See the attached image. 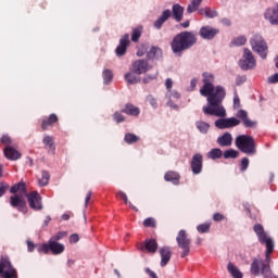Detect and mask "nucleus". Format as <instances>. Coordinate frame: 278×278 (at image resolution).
<instances>
[{"label":"nucleus","mask_w":278,"mask_h":278,"mask_svg":"<svg viewBox=\"0 0 278 278\" xmlns=\"http://www.w3.org/2000/svg\"><path fill=\"white\" fill-rule=\"evenodd\" d=\"M240 108H241L240 97H238V94H235V97H233V109L238 110Z\"/></svg>","instance_id":"obj_51"},{"label":"nucleus","mask_w":278,"mask_h":278,"mask_svg":"<svg viewBox=\"0 0 278 278\" xmlns=\"http://www.w3.org/2000/svg\"><path fill=\"white\" fill-rule=\"evenodd\" d=\"M250 45L252 51L254 53H257V55H260L262 60H266V58H268V43L266 42V40H264V37H262V35H253L250 38Z\"/></svg>","instance_id":"obj_5"},{"label":"nucleus","mask_w":278,"mask_h":278,"mask_svg":"<svg viewBox=\"0 0 278 278\" xmlns=\"http://www.w3.org/2000/svg\"><path fill=\"white\" fill-rule=\"evenodd\" d=\"M10 205L12 207H16L18 212H26L27 210V202L25 201V198L15 194L10 197Z\"/></svg>","instance_id":"obj_14"},{"label":"nucleus","mask_w":278,"mask_h":278,"mask_svg":"<svg viewBox=\"0 0 278 278\" xmlns=\"http://www.w3.org/2000/svg\"><path fill=\"white\" fill-rule=\"evenodd\" d=\"M49 179H51V175L47 170L41 172V178H39V186H48Z\"/></svg>","instance_id":"obj_39"},{"label":"nucleus","mask_w":278,"mask_h":278,"mask_svg":"<svg viewBox=\"0 0 278 278\" xmlns=\"http://www.w3.org/2000/svg\"><path fill=\"white\" fill-rule=\"evenodd\" d=\"M244 81H247V76H237V78H236L237 86H242V84H244Z\"/></svg>","instance_id":"obj_54"},{"label":"nucleus","mask_w":278,"mask_h":278,"mask_svg":"<svg viewBox=\"0 0 278 278\" xmlns=\"http://www.w3.org/2000/svg\"><path fill=\"white\" fill-rule=\"evenodd\" d=\"M70 242L72 244H76V242H79V235L74 233V235L70 236Z\"/></svg>","instance_id":"obj_56"},{"label":"nucleus","mask_w":278,"mask_h":278,"mask_svg":"<svg viewBox=\"0 0 278 278\" xmlns=\"http://www.w3.org/2000/svg\"><path fill=\"white\" fill-rule=\"evenodd\" d=\"M233 142V137H231V134L225 132L223 136L217 138V144L219 147H231Z\"/></svg>","instance_id":"obj_26"},{"label":"nucleus","mask_w":278,"mask_h":278,"mask_svg":"<svg viewBox=\"0 0 278 278\" xmlns=\"http://www.w3.org/2000/svg\"><path fill=\"white\" fill-rule=\"evenodd\" d=\"M43 144L46 147H49L51 151H55V146H54V142H53V137L51 136H46L42 140Z\"/></svg>","instance_id":"obj_41"},{"label":"nucleus","mask_w":278,"mask_h":278,"mask_svg":"<svg viewBox=\"0 0 278 278\" xmlns=\"http://www.w3.org/2000/svg\"><path fill=\"white\" fill-rule=\"evenodd\" d=\"M143 226L151 227L152 229H155V227H157V223L155 222V218L148 217L143 220Z\"/></svg>","instance_id":"obj_43"},{"label":"nucleus","mask_w":278,"mask_h":278,"mask_svg":"<svg viewBox=\"0 0 278 278\" xmlns=\"http://www.w3.org/2000/svg\"><path fill=\"white\" fill-rule=\"evenodd\" d=\"M9 188H10V186H8V185H3V184L0 185V198L3 197V194H5V192H8Z\"/></svg>","instance_id":"obj_55"},{"label":"nucleus","mask_w":278,"mask_h":278,"mask_svg":"<svg viewBox=\"0 0 278 278\" xmlns=\"http://www.w3.org/2000/svg\"><path fill=\"white\" fill-rule=\"evenodd\" d=\"M195 127L201 134H207L210 131V125L202 121L197 122Z\"/></svg>","instance_id":"obj_38"},{"label":"nucleus","mask_w":278,"mask_h":278,"mask_svg":"<svg viewBox=\"0 0 278 278\" xmlns=\"http://www.w3.org/2000/svg\"><path fill=\"white\" fill-rule=\"evenodd\" d=\"M169 99L173 100V99H181V94L177 91H174L170 93L169 96Z\"/></svg>","instance_id":"obj_61"},{"label":"nucleus","mask_w":278,"mask_h":278,"mask_svg":"<svg viewBox=\"0 0 278 278\" xmlns=\"http://www.w3.org/2000/svg\"><path fill=\"white\" fill-rule=\"evenodd\" d=\"M37 251L46 255H49V253H52V255H62L66 251V247L63 243L50 239L48 243L41 244Z\"/></svg>","instance_id":"obj_6"},{"label":"nucleus","mask_w":278,"mask_h":278,"mask_svg":"<svg viewBox=\"0 0 278 278\" xmlns=\"http://www.w3.org/2000/svg\"><path fill=\"white\" fill-rule=\"evenodd\" d=\"M239 66L241 71H253L255 66H257V61L253 55V52L249 50V48L243 49L242 59L239 61Z\"/></svg>","instance_id":"obj_9"},{"label":"nucleus","mask_w":278,"mask_h":278,"mask_svg":"<svg viewBox=\"0 0 278 278\" xmlns=\"http://www.w3.org/2000/svg\"><path fill=\"white\" fill-rule=\"evenodd\" d=\"M235 144L241 153H245V155H255V139L249 135H240L236 138Z\"/></svg>","instance_id":"obj_4"},{"label":"nucleus","mask_w":278,"mask_h":278,"mask_svg":"<svg viewBox=\"0 0 278 278\" xmlns=\"http://www.w3.org/2000/svg\"><path fill=\"white\" fill-rule=\"evenodd\" d=\"M90 199H92V191H89L85 198V205H88L90 203Z\"/></svg>","instance_id":"obj_62"},{"label":"nucleus","mask_w":278,"mask_h":278,"mask_svg":"<svg viewBox=\"0 0 278 278\" xmlns=\"http://www.w3.org/2000/svg\"><path fill=\"white\" fill-rule=\"evenodd\" d=\"M68 236L67 231H59L53 237L50 238V240L58 242L59 240H63V238H66Z\"/></svg>","instance_id":"obj_44"},{"label":"nucleus","mask_w":278,"mask_h":278,"mask_svg":"<svg viewBox=\"0 0 278 278\" xmlns=\"http://www.w3.org/2000/svg\"><path fill=\"white\" fill-rule=\"evenodd\" d=\"M1 143L5 147H10L12 144V137L10 135H3L0 139Z\"/></svg>","instance_id":"obj_48"},{"label":"nucleus","mask_w":278,"mask_h":278,"mask_svg":"<svg viewBox=\"0 0 278 278\" xmlns=\"http://www.w3.org/2000/svg\"><path fill=\"white\" fill-rule=\"evenodd\" d=\"M165 181H170L174 184V186H179V180L181 179V176L177 172L168 170L164 175Z\"/></svg>","instance_id":"obj_25"},{"label":"nucleus","mask_w":278,"mask_h":278,"mask_svg":"<svg viewBox=\"0 0 278 278\" xmlns=\"http://www.w3.org/2000/svg\"><path fill=\"white\" fill-rule=\"evenodd\" d=\"M267 81H268V84H278V73L269 76Z\"/></svg>","instance_id":"obj_52"},{"label":"nucleus","mask_w":278,"mask_h":278,"mask_svg":"<svg viewBox=\"0 0 278 278\" xmlns=\"http://www.w3.org/2000/svg\"><path fill=\"white\" fill-rule=\"evenodd\" d=\"M147 102L153 108L154 110H157V99L153 96H148L147 97Z\"/></svg>","instance_id":"obj_47"},{"label":"nucleus","mask_w":278,"mask_h":278,"mask_svg":"<svg viewBox=\"0 0 278 278\" xmlns=\"http://www.w3.org/2000/svg\"><path fill=\"white\" fill-rule=\"evenodd\" d=\"M27 249L29 253H34L35 249H36V244L31 241H27Z\"/></svg>","instance_id":"obj_57"},{"label":"nucleus","mask_w":278,"mask_h":278,"mask_svg":"<svg viewBox=\"0 0 278 278\" xmlns=\"http://www.w3.org/2000/svg\"><path fill=\"white\" fill-rule=\"evenodd\" d=\"M148 60H162V50L160 47H152L147 53Z\"/></svg>","instance_id":"obj_28"},{"label":"nucleus","mask_w":278,"mask_h":278,"mask_svg":"<svg viewBox=\"0 0 278 278\" xmlns=\"http://www.w3.org/2000/svg\"><path fill=\"white\" fill-rule=\"evenodd\" d=\"M161 255V267L164 268V266H167L168 262H170V258L173 257V251L170 250V247H163L159 251Z\"/></svg>","instance_id":"obj_19"},{"label":"nucleus","mask_w":278,"mask_h":278,"mask_svg":"<svg viewBox=\"0 0 278 278\" xmlns=\"http://www.w3.org/2000/svg\"><path fill=\"white\" fill-rule=\"evenodd\" d=\"M172 16L174 21L181 23V21H184V7L179 3L174 4L172 8Z\"/></svg>","instance_id":"obj_22"},{"label":"nucleus","mask_w":278,"mask_h":278,"mask_svg":"<svg viewBox=\"0 0 278 278\" xmlns=\"http://www.w3.org/2000/svg\"><path fill=\"white\" fill-rule=\"evenodd\" d=\"M202 83L204 85L200 89V94L202 97H207V104L210 105L202 108L203 113L208 116H219L225 118V116H227V111L225 110V106H223V101H225V97H227L225 87H214V75L211 73L205 72L202 74Z\"/></svg>","instance_id":"obj_1"},{"label":"nucleus","mask_w":278,"mask_h":278,"mask_svg":"<svg viewBox=\"0 0 278 278\" xmlns=\"http://www.w3.org/2000/svg\"><path fill=\"white\" fill-rule=\"evenodd\" d=\"M170 16H173V12L169 9L163 11L161 16L154 22V27L156 29H162V25H164Z\"/></svg>","instance_id":"obj_23"},{"label":"nucleus","mask_w":278,"mask_h":278,"mask_svg":"<svg viewBox=\"0 0 278 278\" xmlns=\"http://www.w3.org/2000/svg\"><path fill=\"white\" fill-rule=\"evenodd\" d=\"M146 273L149 275L151 278H157V274L155 271L151 270V268H146Z\"/></svg>","instance_id":"obj_59"},{"label":"nucleus","mask_w":278,"mask_h":278,"mask_svg":"<svg viewBox=\"0 0 278 278\" xmlns=\"http://www.w3.org/2000/svg\"><path fill=\"white\" fill-rule=\"evenodd\" d=\"M139 141H140V137L131 132L126 134L124 137V142H126V144H136V142H139Z\"/></svg>","instance_id":"obj_34"},{"label":"nucleus","mask_w":278,"mask_h":278,"mask_svg":"<svg viewBox=\"0 0 278 278\" xmlns=\"http://www.w3.org/2000/svg\"><path fill=\"white\" fill-rule=\"evenodd\" d=\"M142 26H138L132 29L131 31V40L132 42H138L140 40V37L142 36Z\"/></svg>","instance_id":"obj_36"},{"label":"nucleus","mask_w":278,"mask_h":278,"mask_svg":"<svg viewBox=\"0 0 278 278\" xmlns=\"http://www.w3.org/2000/svg\"><path fill=\"white\" fill-rule=\"evenodd\" d=\"M197 84H199V80L197 78L191 79V83H190L191 90H194V88H197Z\"/></svg>","instance_id":"obj_63"},{"label":"nucleus","mask_w":278,"mask_h":278,"mask_svg":"<svg viewBox=\"0 0 278 278\" xmlns=\"http://www.w3.org/2000/svg\"><path fill=\"white\" fill-rule=\"evenodd\" d=\"M131 71L136 73L137 75H144L147 71H149V61L142 59V60H136L131 64Z\"/></svg>","instance_id":"obj_16"},{"label":"nucleus","mask_w":278,"mask_h":278,"mask_svg":"<svg viewBox=\"0 0 278 278\" xmlns=\"http://www.w3.org/2000/svg\"><path fill=\"white\" fill-rule=\"evenodd\" d=\"M4 156L7 160L14 162L16 160H21V152H18V150L14 149L13 147L8 146L4 149Z\"/></svg>","instance_id":"obj_24"},{"label":"nucleus","mask_w":278,"mask_h":278,"mask_svg":"<svg viewBox=\"0 0 278 278\" xmlns=\"http://www.w3.org/2000/svg\"><path fill=\"white\" fill-rule=\"evenodd\" d=\"M194 45H197V35L193 31L185 30L174 36L170 48L173 53L181 55L184 51L192 49Z\"/></svg>","instance_id":"obj_3"},{"label":"nucleus","mask_w":278,"mask_h":278,"mask_svg":"<svg viewBox=\"0 0 278 278\" xmlns=\"http://www.w3.org/2000/svg\"><path fill=\"white\" fill-rule=\"evenodd\" d=\"M238 155H240V152H238V150H233V149L226 150L223 154L225 160H236V157H238Z\"/></svg>","instance_id":"obj_37"},{"label":"nucleus","mask_w":278,"mask_h":278,"mask_svg":"<svg viewBox=\"0 0 278 278\" xmlns=\"http://www.w3.org/2000/svg\"><path fill=\"white\" fill-rule=\"evenodd\" d=\"M131 45V41H129V34H125L121 39H119V45L115 49V53L117 58H123L127 53V47Z\"/></svg>","instance_id":"obj_13"},{"label":"nucleus","mask_w":278,"mask_h":278,"mask_svg":"<svg viewBox=\"0 0 278 278\" xmlns=\"http://www.w3.org/2000/svg\"><path fill=\"white\" fill-rule=\"evenodd\" d=\"M116 197H119L121 199H123L124 203L127 205V203H129V200L127 199V194L123 191H118Z\"/></svg>","instance_id":"obj_53"},{"label":"nucleus","mask_w":278,"mask_h":278,"mask_svg":"<svg viewBox=\"0 0 278 278\" xmlns=\"http://www.w3.org/2000/svg\"><path fill=\"white\" fill-rule=\"evenodd\" d=\"M153 79H155V76L147 75L146 77H143L142 81L143 84H149L150 81H153Z\"/></svg>","instance_id":"obj_60"},{"label":"nucleus","mask_w":278,"mask_h":278,"mask_svg":"<svg viewBox=\"0 0 278 278\" xmlns=\"http://www.w3.org/2000/svg\"><path fill=\"white\" fill-rule=\"evenodd\" d=\"M28 205L30 210H35L36 212L42 210V198L38 191H33L30 193H26Z\"/></svg>","instance_id":"obj_10"},{"label":"nucleus","mask_w":278,"mask_h":278,"mask_svg":"<svg viewBox=\"0 0 278 278\" xmlns=\"http://www.w3.org/2000/svg\"><path fill=\"white\" fill-rule=\"evenodd\" d=\"M213 220L215 223H220V220H225V215L220 214V213H215L213 215Z\"/></svg>","instance_id":"obj_50"},{"label":"nucleus","mask_w":278,"mask_h":278,"mask_svg":"<svg viewBox=\"0 0 278 278\" xmlns=\"http://www.w3.org/2000/svg\"><path fill=\"white\" fill-rule=\"evenodd\" d=\"M176 242L179 249H181L180 257H188L190 255V244H192V240L188 238V232L186 230H179Z\"/></svg>","instance_id":"obj_7"},{"label":"nucleus","mask_w":278,"mask_h":278,"mask_svg":"<svg viewBox=\"0 0 278 278\" xmlns=\"http://www.w3.org/2000/svg\"><path fill=\"white\" fill-rule=\"evenodd\" d=\"M199 14H201L202 16H205L206 18H216V16H218V12L210 8L200 9Z\"/></svg>","instance_id":"obj_31"},{"label":"nucleus","mask_w":278,"mask_h":278,"mask_svg":"<svg viewBox=\"0 0 278 278\" xmlns=\"http://www.w3.org/2000/svg\"><path fill=\"white\" fill-rule=\"evenodd\" d=\"M212 227V223L200 224L197 229L199 233H210V229Z\"/></svg>","instance_id":"obj_40"},{"label":"nucleus","mask_w":278,"mask_h":278,"mask_svg":"<svg viewBox=\"0 0 278 278\" xmlns=\"http://www.w3.org/2000/svg\"><path fill=\"white\" fill-rule=\"evenodd\" d=\"M125 79L128 84L130 85H135V84H140V74H137L136 72H134L132 70H130V72H128L125 75Z\"/></svg>","instance_id":"obj_29"},{"label":"nucleus","mask_w":278,"mask_h":278,"mask_svg":"<svg viewBox=\"0 0 278 278\" xmlns=\"http://www.w3.org/2000/svg\"><path fill=\"white\" fill-rule=\"evenodd\" d=\"M0 277L1 278H18L16 268L12 266V262H10V258L8 256H3L0 258Z\"/></svg>","instance_id":"obj_8"},{"label":"nucleus","mask_w":278,"mask_h":278,"mask_svg":"<svg viewBox=\"0 0 278 278\" xmlns=\"http://www.w3.org/2000/svg\"><path fill=\"white\" fill-rule=\"evenodd\" d=\"M60 118L55 115V113L50 114L48 117L42 119L41 129L42 131H47L49 127H53V125L58 124Z\"/></svg>","instance_id":"obj_21"},{"label":"nucleus","mask_w":278,"mask_h":278,"mask_svg":"<svg viewBox=\"0 0 278 278\" xmlns=\"http://www.w3.org/2000/svg\"><path fill=\"white\" fill-rule=\"evenodd\" d=\"M113 121H115V123H125L126 118H125V115H123V111L122 112H118L116 111L114 114H113Z\"/></svg>","instance_id":"obj_45"},{"label":"nucleus","mask_w":278,"mask_h":278,"mask_svg":"<svg viewBox=\"0 0 278 278\" xmlns=\"http://www.w3.org/2000/svg\"><path fill=\"white\" fill-rule=\"evenodd\" d=\"M253 231L256 233L258 242L266 247V262L264 260L254 258L250 267L251 275L254 277H260V275H262L263 278H278V275L273 273L269 263L270 253L275 251V242L273 241V238L268 237L262 224H255Z\"/></svg>","instance_id":"obj_2"},{"label":"nucleus","mask_w":278,"mask_h":278,"mask_svg":"<svg viewBox=\"0 0 278 278\" xmlns=\"http://www.w3.org/2000/svg\"><path fill=\"white\" fill-rule=\"evenodd\" d=\"M265 21H268L270 25H278V3L275 8H268L264 13Z\"/></svg>","instance_id":"obj_18"},{"label":"nucleus","mask_w":278,"mask_h":278,"mask_svg":"<svg viewBox=\"0 0 278 278\" xmlns=\"http://www.w3.org/2000/svg\"><path fill=\"white\" fill-rule=\"evenodd\" d=\"M249 164H250L249 157H243L241 160V164H240L241 173H244L247 170V168H249Z\"/></svg>","instance_id":"obj_49"},{"label":"nucleus","mask_w":278,"mask_h":278,"mask_svg":"<svg viewBox=\"0 0 278 278\" xmlns=\"http://www.w3.org/2000/svg\"><path fill=\"white\" fill-rule=\"evenodd\" d=\"M102 77H103L104 84H110V81H112V79H114V74L110 70H104Z\"/></svg>","instance_id":"obj_42"},{"label":"nucleus","mask_w":278,"mask_h":278,"mask_svg":"<svg viewBox=\"0 0 278 278\" xmlns=\"http://www.w3.org/2000/svg\"><path fill=\"white\" fill-rule=\"evenodd\" d=\"M228 271L233 278H242L240 269H238V267L233 265V263H228Z\"/></svg>","instance_id":"obj_33"},{"label":"nucleus","mask_w":278,"mask_h":278,"mask_svg":"<svg viewBox=\"0 0 278 278\" xmlns=\"http://www.w3.org/2000/svg\"><path fill=\"white\" fill-rule=\"evenodd\" d=\"M11 194H16V192H21V194H27V186L25 182L21 181L10 189Z\"/></svg>","instance_id":"obj_30"},{"label":"nucleus","mask_w":278,"mask_h":278,"mask_svg":"<svg viewBox=\"0 0 278 278\" xmlns=\"http://www.w3.org/2000/svg\"><path fill=\"white\" fill-rule=\"evenodd\" d=\"M233 45L236 47H242L247 45V37L245 36H239L232 40Z\"/></svg>","instance_id":"obj_46"},{"label":"nucleus","mask_w":278,"mask_h":278,"mask_svg":"<svg viewBox=\"0 0 278 278\" xmlns=\"http://www.w3.org/2000/svg\"><path fill=\"white\" fill-rule=\"evenodd\" d=\"M165 87H166L167 90L170 91V90L173 89V79L167 78V79L165 80Z\"/></svg>","instance_id":"obj_58"},{"label":"nucleus","mask_w":278,"mask_h":278,"mask_svg":"<svg viewBox=\"0 0 278 278\" xmlns=\"http://www.w3.org/2000/svg\"><path fill=\"white\" fill-rule=\"evenodd\" d=\"M238 125H240V119L236 117L219 118L215 122V127H217V129H231L238 127Z\"/></svg>","instance_id":"obj_12"},{"label":"nucleus","mask_w":278,"mask_h":278,"mask_svg":"<svg viewBox=\"0 0 278 278\" xmlns=\"http://www.w3.org/2000/svg\"><path fill=\"white\" fill-rule=\"evenodd\" d=\"M201 3H203V0H192L187 8L188 14H192V12H197V10H199V8L201 7Z\"/></svg>","instance_id":"obj_35"},{"label":"nucleus","mask_w":278,"mask_h":278,"mask_svg":"<svg viewBox=\"0 0 278 278\" xmlns=\"http://www.w3.org/2000/svg\"><path fill=\"white\" fill-rule=\"evenodd\" d=\"M191 170L193 175H201L203 170V155H201V153H197L192 156Z\"/></svg>","instance_id":"obj_17"},{"label":"nucleus","mask_w":278,"mask_h":278,"mask_svg":"<svg viewBox=\"0 0 278 278\" xmlns=\"http://www.w3.org/2000/svg\"><path fill=\"white\" fill-rule=\"evenodd\" d=\"M236 116L237 119L239 118L240 123H242L243 127L248 129H255V127H257V122L249 118V112H247L245 110H239L236 113Z\"/></svg>","instance_id":"obj_11"},{"label":"nucleus","mask_w":278,"mask_h":278,"mask_svg":"<svg viewBox=\"0 0 278 278\" xmlns=\"http://www.w3.org/2000/svg\"><path fill=\"white\" fill-rule=\"evenodd\" d=\"M123 114H127L128 116H139L140 108L135 106L131 103H127L125 108L122 110Z\"/></svg>","instance_id":"obj_27"},{"label":"nucleus","mask_w":278,"mask_h":278,"mask_svg":"<svg viewBox=\"0 0 278 278\" xmlns=\"http://www.w3.org/2000/svg\"><path fill=\"white\" fill-rule=\"evenodd\" d=\"M140 251H147L148 253L157 252V241L155 239H146L144 243H141L139 247Z\"/></svg>","instance_id":"obj_20"},{"label":"nucleus","mask_w":278,"mask_h":278,"mask_svg":"<svg viewBox=\"0 0 278 278\" xmlns=\"http://www.w3.org/2000/svg\"><path fill=\"white\" fill-rule=\"evenodd\" d=\"M167 105L169 108H173L174 110H179V106L177 104L173 103V100H170V99L168 100Z\"/></svg>","instance_id":"obj_64"},{"label":"nucleus","mask_w":278,"mask_h":278,"mask_svg":"<svg viewBox=\"0 0 278 278\" xmlns=\"http://www.w3.org/2000/svg\"><path fill=\"white\" fill-rule=\"evenodd\" d=\"M223 150L218 149V148H214L212 149L208 153H207V157L210 160H220V157H223Z\"/></svg>","instance_id":"obj_32"},{"label":"nucleus","mask_w":278,"mask_h":278,"mask_svg":"<svg viewBox=\"0 0 278 278\" xmlns=\"http://www.w3.org/2000/svg\"><path fill=\"white\" fill-rule=\"evenodd\" d=\"M217 34H219L218 28H214L212 26H203L199 31V35L203 40H214Z\"/></svg>","instance_id":"obj_15"}]
</instances>
